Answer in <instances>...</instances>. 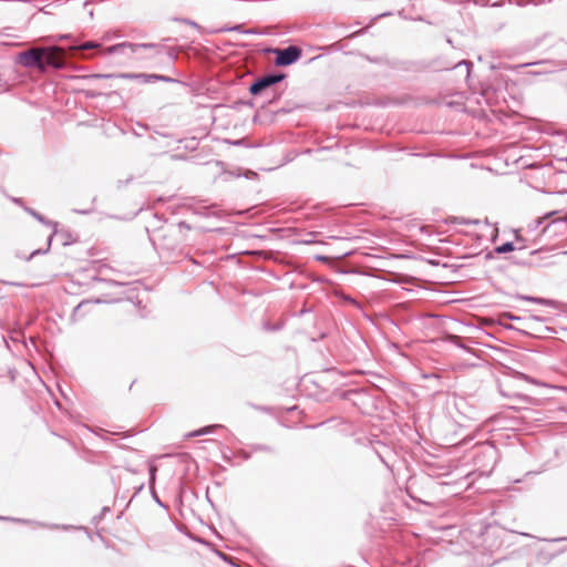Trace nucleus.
Masks as SVG:
<instances>
[{"label": "nucleus", "instance_id": "4", "mask_svg": "<svg viewBox=\"0 0 567 567\" xmlns=\"http://www.w3.org/2000/svg\"><path fill=\"white\" fill-rule=\"evenodd\" d=\"M281 79H282V75L267 76L265 79H261L250 86V92L252 94H257V93L261 92L264 89H266L267 86L280 81Z\"/></svg>", "mask_w": 567, "mask_h": 567}, {"label": "nucleus", "instance_id": "1", "mask_svg": "<svg viewBox=\"0 0 567 567\" xmlns=\"http://www.w3.org/2000/svg\"><path fill=\"white\" fill-rule=\"evenodd\" d=\"M42 65L60 66L62 63V52L58 48L41 49Z\"/></svg>", "mask_w": 567, "mask_h": 567}, {"label": "nucleus", "instance_id": "3", "mask_svg": "<svg viewBox=\"0 0 567 567\" xmlns=\"http://www.w3.org/2000/svg\"><path fill=\"white\" fill-rule=\"evenodd\" d=\"M20 62L27 66H39L43 68L41 60V49H32L27 51L19 56Z\"/></svg>", "mask_w": 567, "mask_h": 567}, {"label": "nucleus", "instance_id": "6", "mask_svg": "<svg viewBox=\"0 0 567 567\" xmlns=\"http://www.w3.org/2000/svg\"><path fill=\"white\" fill-rule=\"evenodd\" d=\"M508 249H511L509 246H504V247L499 248L501 251H505V250H508Z\"/></svg>", "mask_w": 567, "mask_h": 567}, {"label": "nucleus", "instance_id": "7", "mask_svg": "<svg viewBox=\"0 0 567 567\" xmlns=\"http://www.w3.org/2000/svg\"><path fill=\"white\" fill-rule=\"evenodd\" d=\"M83 48H84V49H87V48H93V44H91V43H87V44L83 45Z\"/></svg>", "mask_w": 567, "mask_h": 567}, {"label": "nucleus", "instance_id": "5", "mask_svg": "<svg viewBox=\"0 0 567 567\" xmlns=\"http://www.w3.org/2000/svg\"><path fill=\"white\" fill-rule=\"evenodd\" d=\"M212 427H202L200 430H196V431H193L188 434H186V437L187 439H190V437H195V436H199V435H203V434H206L209 432Z\"/></svg>", "mask_w": 567, "mask_h": 567}, {"label": "nucleus", "instance_id": "2", "mask_svg": "<svg viewBox=\"0 0 567 567\" xmlns=\"http://www.w3.org/2000/svg\"><path fill=\"white\" fill-rule=\"evenodd\" d=\"M275 52L277 54L276 64L278 65H289L300 56V50L295 47L286 50H276Z\"/></svg>", "mask_w": 567, "mask_h": 567}]
</instances>
